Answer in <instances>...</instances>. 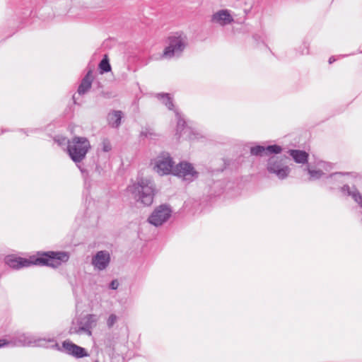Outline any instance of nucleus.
<instances>
[{
	"mask_svg": "<svg viewBox=\"0 0 362 362\" xmlns=\"http://www.w3.org/2000/svg\"><path fill=\"white\" fill-rule=\"evenodd\" d=\"M69 255L66 252H47L39 255L38 257L33 256L29 259L7 256L6 263L11 268L19 269L28 267L31 265L49 266L57 268L63 262L69 260Z\"/></svg>",
	"mask_w": 362,
	"mask_h": 362,
	"instance_id": "obj_1",
	"label": "nucleus"
},
{
	"mask_svg": "<svg viewBox=\"0 0 362 362\" xmlns=\"http://www.w3.org/2000/svg\"><path fill=\"white\" fill-rule=\"evenodd\" d=\"M133 197L144 206H150L153 202L155 184L150 178L139 177L136 182L128 187Z\"/></svg>",
	"mask_w": 362,
	"mask_h": 362,
	"instance_id": "obj_2",
	"label": "nucleus"
},
{
	"mask_svg": "<svg viewBox=\"0 0 362 362\" xmlns=\"http://www.w3.org/2000/svg\"><path fill=\"white\" fill-rule=\"evenodd\" d=\"M90 148V141L86 137L76 136L71 139L67 140L68 154L77 165L81 173H84L85 170L78 163L86 158Z\"/></svg>",
	"mask_w": 362,
	"mask_h": 362,
	"instance_id": "obj_3",
	"label": "nucleus"
},
{
	"mask_svg": "<svg viewBox=\"0 0 362 362\" xmlns=\"http://www.w3.org/2000/svg\"><path fill=\"white\" fill-rule=\"evenodd\" d=\"M167 43L161 57L168 59L179 57L187 45V37L182 33H175L168 37Z\"/></svg>",
	"mask_w": 362,
	"mask_h": 362,
	"instance_id": "obj_4",
	"label": "nucleus"
},
{
	"mask_svg": "<svg viewBox=\"0 0 362 362\" xmlns=\"http://www.w3.org/2000/svg\"><path fill=\"white\" fill-rule=\"evenodd\" d=\"M15 342L19 346H33L60 349L54 339L40 338L36 335L24 333L16 337Z\"/></svg>",
	"mask_w": 362,
	"mask_h": 362,
	"instance_id": "obj_5",
	"label": "nucleus"
},
{
	"mask_svg": "<svg viewBox=\"0 0 362 362\" xmlns=\"http://www.w3.org/2000/svg\"><path fill=\"white\" fill-rule=\"evenodd\" d=\"M287 159L286 156H271L267 162V170L270 173L275 174L279 179H285L291 170L286 163Z\"/></svg>",
	"mask_w": 362,
	"mask_h": 362,
	"instance_id": "obj_6",
	"label": "nucleus"
},
{
	"mask_svg": "<svg viewBox=\"0 0 362 362\" xmlns=\"http://www.w3.org/2000/svg\"><path fill=\"white\" fill-rule=\"evenodd\" d=\"M172 210L166 204H161L157 206L148 218L151 225L156 227L162 226L171 216Z\"/></svg>",
	"mask_w": 362,
	"mask_h": 362,
	"instance_id": "obj_7",
	"label": "nucleus"
},
{
	"mask_svg": "<svg viewBox=\"0 0 362 362\" xmlns=\"http://www.w3.org/2000/svg\"><path fill=\"white\" fill-rule=\"evenodd\" d=\"M173 165L170 156L168 153H163L156 158L154 169L160 175L173 174Z\"/></svg>",
	"mask_w": 362,
	"mask_h": 362,
	"instance_id": "obj_8",
	"label": "nucleus"
},
{
	"mask_svg": "<svg viewBox=\"0 0 362 362\" xmlns=\"http://www.w3.org/2000/svg\"><path fill=\"white\" fill-rule=\"evenodd\" d=\"M173 175L183 177L184 180L187 181H192L197 177V173L194 170L192 164L187 162H181L175 165Z\"/></svg>",
	"mask_w": 362,
	"mask_h": 362,
	"instance_id": "obj_9",
	"label": "nucleus"
},
{
	"mask_svg": "<svg viewBox=\"0 0 362 362\" xmlns=\"http://www.w3.org/2000/svg\"><path fill=\"white\" fill-rule=\"evenodd\" d=\"M110 262V255L107 250H100L93 256L91 264L98 271H103L107 268Z\"/></svg>",
	"mask_w": 362,
	"mask_h": 362,
	"instance_id": "obj_10",
	"label": "nucleus"
},
{
	"mask_svg": "<svg viewBox=\"0 0 362 362\" xmlns=\"http://www.w3.org/2000/svg\"><path fill=\"white\" fill-rule=\"evenodd\" d=\"M175 112L177 119L176 134H179L180 136H185L186 139H194L195 134L193 133L192 129L186 125L185 121L177 110H175Z\"/></svg>",
	"mask_w": 362,
	"mask_h": 362,
	"instance_id": "obj_11",
	"label": "nucleus"
},
{
	"mask_svg": "<svg viewBox=\"0 0 362 362\" xmlns=\"http://www.w3.org/2000/svg\"><path fill=\"white\" fill-rule=\"evenodd\" d=\"M62 347L66 354L76 358H83L88 356L86 350L84 348L81 347L69 341H64L62 344Z\"/></svg>",
	"mask_w": 362,
	"mask_h": 362,
	"instance_id": "obj_12",
	"label": "nucleus"
},
{
	"mask_svg": "<svg viewBox=\"0 0 362 362\" xmlns=\"http://www.w3.org/2000/svg\"><path fill=\"white\" fill-rule=\"evenodd\" d=\"M282 148L278 145H270L267 147L263 146H255L251 147L250 153L253 156H262L263 154H279L281 152Z\"/></svg>",
	"mask_w": 362,
	"mask_h": 362,
	"instance_id": "obj_13",
	"label": "nucleus"
},
{
	"mask_svg": "<svg viewBox=\"0 0 362 362\" xmlns=\"http://www.w3.org/2000/svg\"><path fill=\"white\" fill-rule=\"evenodd\" d=\"M96 320L94 315H86L78 321L80 329L84 334L91 336V329L95 325Z\"/></svg>",
	"mask_w": 362,
	"mask_h": 362,
	"instance_id": "obj_14",
	"label": "nucleus"
},
{
	"mask_svg": "<svg viewBox=\"0 0 362 362\" xmlns=\"http://www.w3.org/2000/svg\"><path fill=\"white\" fill-rule=\"evenodd\" d=\"M211 21L221 25H226L231 23L233 18L227 10H221L215 13L211 17Z\"/></svg>",
	"mask_w": 362,
	"mask_h": 362,
	"instance_id": "obj_15",
	"label": "nucleus"
},
{
	"mask_svg": "<svg viewBox=\"0 0 362 362\" xmlns=\"http://www.w3.org/2000/svg\"><path fill=\"white\" fill-rule=\"evenodd\" d=\"M93 78L92 71H89L82 79L78 86V93L79 95L85 94L90 88Z\"/></svg>",
	"mask_w": 362,
	"mask_h": 362,
	"instance_id": "obj_16",
	"label": "nucleus"
},
{
	"mask_svg": "<svg viewBox=\"0 0 362 362\" xmlns=\"http://www.w3.org/2000/svg\"><path fill=\"white\" fill-rule=\"evenodd\" d=\"M288 153L294 161L297 163L304 164L308 161V154L304 151L289 150Z\"/></svg>",
	"mask_w": 362,
	"mask_h": 362,
	"instance_id": "obj_17",
	"label": "nucleus"
},
{
	"mask_svg": "<svg viewBox=\"0 0 362 362\" xmlns=\"http://www.w3.org/2000/svg\"><path fill=\"white\" fill-rule=\"evenodd\" d=\"M122 112L119 110H115L107 115V121L110 126L117 128L121 124Z\"/></svg>",
	"mask_w": 362,
	"mask_h": 362,
	"instance_id": "obj_18",
	"label": "nucleus"
},
{
	"mask_svg": "<svg viewBox=\"0 0 362 362\" xmlns=\"http://www.w3.org/2000/svg\"><path fill=\"white\" fill-rule=\"evenodd\" d=\"M341 191L343 193L351 196L354 201L362 208V196L356 189L351 190L349 185H344L341 187Z\"/></svg>",
	"mask_w": 362,
	"mask_h": 362,
	"instance_id": "obj_19",
	"label": "nucleus"
},
{
	"mask_svg": "<svg viewBox=\"0 0 362 362\" xmlns=\"http://www.w3.org/2000/svg\"><path fill=\"white\" fill-rule=\"evenodd\" d=\"M140 135L142 137L152 140L156 139L159 136V134L155 131V129L150 127H146L143 128Z\"/></svg>",
	"mask_w": 362,
	"mask_h": 362,
	"instance_id": "obj_20",
	"label": "nucleus"
},
{
	"mask_svg": "<svg viewBox=\"0 0 362 362\" xmlns=\"http://www.w3.org/2000/svg\"><path fill=\"white\" fill-rule=\"evenodd\" d=\"M158 98L161 100L163 103H164L169 110H173L174 105L172 101V99L170 98L169 94L168 93H160L157 95Z\"/></svg>",
	"mask_w": 362,
	"mask_h": 362,
	"instance_id": "obj_21",
	"label": "nucleus"
},
{
	"mask_svg": "<svg viewBox=\"0 0 362 362\" xmlns=\"http://www.w3.org/2000/svg\"><path fill=\"white\" fill-rule=\"evenodd\" d=\"M99 68L102 73L108 72L111 70V66L109 63L107 55H105L104 58L100 61Z\"/></svg>",
	"mask_w": 362,
	"mask_h": 362,
	"instance_id": "obj_22",
	"label": "nucleus"
},
{
	"mask_svg": "<svg viewBox=\"0 0 362 362\" xmlns=\"http://www.w3.org/2000/svg\"><path fill=\"white\" fill-rule=\"evenodd\" d=\"M306 170H308V173L310 175V180H317L320 178L324 174L322 171L320 170H311L309 168H307Z\"/></svg>",
	"mask_w": 362,
	"mask_h": 362,
	"instance_id": "obj_23",
	"label": "nucleus"
},
{
	"mask_svg": "<svg viewBox=\"0 0 362 362\" xmlns=\"http://www.w3.org/2000/svg\"><path fill=\"white\" fill-rule=\"evenodd\" d=\"M343 174L341 173H335L331 174L327 177V184H332L334 181L341 182L340 179L342 177Z\"/></svg>",
	"mask_w": 362,
	"mask_h": 362,
	"instance_id": "obj_24",
	"label": "nucleus"
},
{
	"mask_svg": "<svg viewBox=\"0 0 362 362\" xmlns=\"http://www.w3.org/2000/svg\"><path fill=\"white\" fill-rule=\"evenodd\" d=\"M102 149L104 152H109L112 149V146L107 139H104L102 141Z\"/></svg>",
	"mask_w": 362,
	"mask_h": 362,
	"instance_id": "obj_25",
	"label": "nucleus"
},
{
	"mask_svg": "<svg viewBox=\"0 0 362 362\" xmlns=\"http://www.w3.org/2000/svg\"><path fill=\"white\" fill-rule=\"evenodd\" d=\"M117 315L115 314H111L107 320V327L109 328H111L115 325V323L117 322Z\"/></svg>",
	"mask_w": 362,
	"mask_h": 362,
	"instance_id": "obj_26",
	"label": "nucleus"
},
{
	"mask_svg": "<svg viewBox=\"0 0 362 362\" xmlns=\"http://www.w3.org/2000/svg\"><path fill=\"white\" fill-rule=\"evenodd\" d=\"M69 333L71 334H84L83 332L80 329L79 324L78 325V326L72 325L70 327V329H69Z\"/></svg>",
	"mask_w": 362,
	"mask_h": 362,
	"instance_id": "obj_27",
	"label": "nucleus"
},
{
	"mask_svg": "<svg viewBox=\"0 0 362 362\" xmlns=\"http://www.w3.org/2000/svg\"><path fill=\"white\" fill-rule=\"evenodd\" d=\"M119 283L117 280H112L110 284V288L111 289L115 290L118 288Z\"/></svg>",
	"mask_w": 362,
	"mask_h": 362,
	"instance_id": "obj_28",
	"label": "nucleus"
},
{
	"mask_svg": "<svg viewBox=\"0 0 362 362\" xmlns=\"http://www.w3.org/2000/svg\"><path fill=\"white\" fill-rule=\"evenodd\" d=\"M95 172L98 175H102L103 174L104 170H103V169L99 165H97L95 166Z\"/></svg>",
	"mask_w": 362,
	"mask_h": 362,
	"instance_id": "obj_29",
	"label": "nucleus"
},
{
	"mask_svg": "<svg viewBox=\"0 0 362 362\" xmlns=\"http://www.w3.org/2000/svg\"><path fill=\"white\" fill-rule=\"evenodd\" d=\"M56 141L59 143V145L67 143L66 139L65 137H62L58 139H55Z\"/></svg>",
	"mask_w": 362,
	"mask_h": 362,
	"instance_id": "obj_30",
	"label": "nucleus"
},
{
	"mask_svg": "<svg viewBox=\"0 0 362 362\" xmlns=\"http://www.w3.org/2000/svg\"><path fill=\"white\" fill-rule=\"evenodd\" d=\"M308 54V47L306 45H303V49L301 52V54Z\"/></svg>",
	"mask_w": 362,
	"mask_h": 362,
	"instance_id": "obj_31",
	"label": "nucleus"
},
{
	"mask_svg": "<svg viewBox=\"0 0 362 362\" xmlns=\"http://www.w3.org/2000/svg\"><path fill=\"white\" fill-rule=\"evenodd\" d=\"M335 61H336V59H335V57H331L329 59V64H332V63H333V62H335Z\"/></svg>",
	"mask_w": 362,
	"mask_h": 362,
	"instance_id": "obj_32",
	"label": "nucleus"
},
{
	"mask_svg": "<svg viewBox=\"0 0 362 362\" xmlns=\"http://www.w3.org/2000/svg\"><path fill=\"white\" fill-rule=\"evenodd\" d=\"M6 341L4 339H0V347H2L3 346H4L6 344Z\"/></svg>",
	"mask_w": 362,
	"mask_h": 362,
	"instance_id": "obj_33",
	"label": "nucleus"
},
{
	"mask_svg": "<svg viewBox=\"0 0 362 362\" xmlns=\"http://www.w3.org/2000/svg\"><path fill=\"white\" fill-rule=\"evenodd\" d=\"M95 362H98V361H95Z\"/></svg>",
	"mask_w": 362,
	"mask_h": 362,
	"instance_id": "obj_34",
	"label": "nucleus"
}]
</instances>
